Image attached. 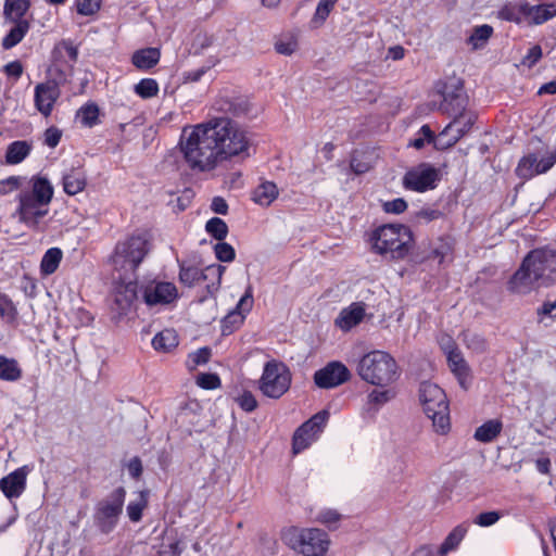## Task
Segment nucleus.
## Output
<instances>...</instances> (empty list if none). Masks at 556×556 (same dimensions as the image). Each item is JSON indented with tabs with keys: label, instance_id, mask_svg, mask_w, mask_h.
Segmentation results:
<instances>
[{
	"label": "nucleus",
	"instance_id": "423d86ee",
	"mask_svg": "<svg viewBox=\"0 0 556 556\" xmlns=\"http://www.w3.org/2000/svg\"><path fill=\"white\" fill-rule=\"evenodd\" d=\"M280 538L289 548L303 556H325L330 546L329 535L318 528L288 527Z\"/></svg>",
	"mask_w": 556,
	"mask_h": 556
},
{
	"label": "nucleus",
	"instance_id": "412c9836",
	"mask_svg": "<svg viewBox=\"0 0 556 556\" xmlns=\"http://www.w3.org/2000/svg\"><path fill=\"white\" fill-rule=\"evenodd\" d=\"M447 362L460 387L463 389H467L471 382V374L470 368L462 353L457 349L452 348L450 351H447Z\"/></svg>",
	"mask_w": 556,
	"mask_h": 556
},
{
	"label": "nucleus",
	"instance_id": "6e6d98bb",
	"mask_svg": "<svg viewBox=\"0 0 556 556\" xmlns=\"http://www.w3.org/2000/svg\"><path fill=\"white\" fill-rule=\"evenodd\" d=\"M197 383L203 389L212 390L220 384V380L215 374H200L197 378Z\"/></svg>",
	"mask_w": 556,
	"mask_h": 556
},
{
	"label": "nucleus",
	"instance_id": "79ce46f5",
	"mask_svg": "<svg viewBox=\"0 0 556 556\" xmlns=\"http://www.w3.org/2000/svg\"><path fill=\"white\" fill-rule=\"evenodd\" d=\"M135 92L142 99L153 98L159 92V84L153 78H143L135 85Z\"/></svg>",
	"mask_w": 556,
	"mask_h": 556
},
{
	"label": "nucleus",
	"instance_id": "6ab92c4d",
	"mask_svg": "<svg viewBox=\"0 0 556 556\" xmlns=\"http://www.w3.org/2000/svg\"><path fill=\"white\" fill-rule=\"evenodd\" d=\"M30 468L22 466L0 480V489L7 498L13 500L20 497L26 489L27 476Z\"/></svg>",
	"mask_w": 556,
	"mask_h": 556
},
{
	"label": "nucleus",
	"instance_id": "338daca9",
	"mask_svg": "<svg viewBox=\"0 0 556 556\" xmlns=\"http://www.w3.org/2000/svg\"><path fill=\"white\" fill-rule=\"evenodd\" d=\"M340 515L336 510L327 509L320 511L318 515V521L325 525H332L339 521Z\"/></svg>",
	"mask_w": 556,
	"mask_h": 556
},
{
	"label": "nucleus",
	"instance_id": "0e129e2a",
	"mask_svg": "<svg viewBox=\"0 0 556 556\" xmlns=\"http://www.w3.org/2000/svg\"><path fill=\"white\" fill-rule=\"evenodd\" d=\"M4 73L10 76L14 77L15 79H18L23 74V65L20 61H12L4 65Z\"/></svg>",
	"mask_w": 556,
	"mask_h": 556
},
{
	"label": "nucleus",
	"instance_id": "c03bdc74",
	"mask_svg": "<svg viewBox=\"0 0 556 556\" xmlns=\"http://www.w3.org/2000/svg\"><path fill=\"white\" fill-rule=\"evenodd\" d=\"M493 28L490 25L477 26L469 37V42L475 47L479 48L484 45L488 39L492 36Z\"/></svg>",
	"mask_w": 556,
	"mask_h": 556
},
{
	"label": "nucleus",
	"instance_id": "f3484780",
	"mask_svg": "<svg viewBox=\"0 0 556 556\" xmlns=\"http://www.w3.org/2000/svg\"><path fill=\"white\" fill-rule=\"evenodd\" d=\"M140 299L139 283L128 281L116 287L111 308L117 316L127 315L136 301Z\"/></svg>",
	"mask_w": 556,
	"mask_h": 556
},
{
	"label": "nucleus",
	"instance_id": "2eb2a0df",
	"mask_svg": "<svg viewBox=\"0 0 556 556\" xmlns=\"http://www.w3.org/2000/svg\"><path fill=\"white\" fill-rule=\"evenodd\" d=\"M350 377L351 372L348 367L334 361L314 374V382L318 388L332 389L346 382Z\"/></svg>",
	"mask_w": 556,
	"mask_h": 556
},
{
	"label": "nucleus",
	"instance_id": "680f3d73",
	"mask_svg": "<svg viewBox=\"0 0 556 556\" xmlns=\"http://www.w3.org/2000/svg\"><path fill=\"white\" fill-rule=\"evenodd\" d=\"M556 163V150L549 152L547 155L543 156L541 160L538 159V165L540 174H544L548 172Z\"/></svg>",
	"mask_w": 556,
	"mask_h": 556
},
{
	"label": "nucleus",
	"instance_id": "f8f14e48",
	"mask_svg": "<svg viewBox=\"0 0 556 556\" xmlns=\"http://www.w3.org/2000/svg\"><path fill=\"white\" fill-rule=\"evenodd\" d=\"M329 418L327 410H321L302 424L294 432L292 438V451L299 454L315 442L323 432Z\"/></svg>",
	"mask_w": 556,
	"mask_h": 556
},
{
	"label": "nucleus",
	"instance_id": "bb28decb",
	"mask_svg": "<svg viewBox=\"0 0 556 556\" xmlns=\"http://www.w3.org/2000/svg\"><path fill=\"white\" fill-rule=\"evenodd\" d=\"M503 430V422L500 419H490L479 426L473 438L482 443H490L495 440Z\"/></svg>",
	"mask_w": 556,
	"mask_h": 556
},
{
	"label": "nucleus",
	"instance_id": "20e7f679",
	"mask_svg": "<svg viewBox=\"0 0 556 556\" xmlns=\"http://www.w3.org/2000/svg\"><path fill=\"white\" fill-rule=\"evenodd\" d=\"M356 371L363 381L380 388L393 384L401 375L395 358L381 350L364 354L357 362Z\"/></svg>",
	"mask_w": 556,
	"mask_h": 556
},
{
	"label": "nucleus",
	"instance_id": "4468645a",
	"mask_svg": "<svg viewBox=\"0 0 556 556\" xmlns=\"http://www.w3.org/2000/svg\"><path fill=\"white\" fill-rule=\"evenodd\" d=\"M439 180V170L429 163H420L409 168L402 179L404 189L425 192L432 190Z\"/></svg>",
	"mask_w": 556,
	"mask_h": 556
},
{
	"label": "nucleus",
	"instance_id": "c85d7f7f",
	"mask_svg": "<svg viewBox=\"0 0 556 556\" xmlns=\"http://www.w3.org/2000/svg\"><path fill=\"white\" fill-rule=\"evenodd\" d=\"M277 195V186L271 181H265L254 189L252 199L255 203L262 206H268Z\"/></svg>",
	"mask_w": 556,
	"mask_h": 556
},
{
	"label": "nucleus",
	"instance_id": "a211bd4d",
	"mask_svg": "<svg viewBox=\"0 0 556 556\" xmlns=\"http://www.w3.org/2000/svg\"><path fill=\"white\" fill-rule=\"evenodd\" d=\"M253 306V292L252 287L249 286L244 294L240 298L236 307L225 316L222 321V328L224 334H229L235 328L239 327L245 315L252 309Z\"/></svg>",
	"mask_w": 556,
	"mask_h": 556
},
{
	"label": "nucleus",
	"instance_id": "9b49d317",
	"mask_svg": "<svg viewBox=\"0 0 556 556\" xmlns=\"http://www.w3.org/2000/svg\"><path fill=\"white\" fill-rule=\"evenodd\" d=\"M126 497V490L118 486L106 497L99 501L94 508L93 520L102 533L112 532L117 526Z\"/></svg>",
	"mask_w": 556,
	"mask_h": 556
},
{
	"label": "nucleus",
	"instance_id": "49530a36",
	"mask_svg": "<svg viewBox=\"0 0 556 556\" xmlns=\"http://www.w3.org/2000/svg\"><path fill=\"white\" fill-rule=\"evenodd\" d=\"M214 253L219 262H231L236 256L232 245L223 241L214 245Z\"/></svg>",
	"mask_w": 556,
	"mask_h": 556
},
{
	"label": "nucleus",
	"instance_id": "774afa93",
	"mask_svg": "<svg viewBox=\"0 0 556 556\" xmlns=\"http://www.w3.org/2000/svg\"><path fill=\"white\" fill-rule=\"evenodd\" d=\"M127 469H128L129 475L134 479H138L142 475V470H143L142 463H141L140 458L139 457L131 458L127 465Z\"/></svg>",
	"mask_w": 556,
	"mask_h": 556
},
{
	"label": "nucleus",
	"instance_id": "4c0bfd02",
	"mask_svg": "<svg viewBox=\"0 0 556 556\" xmlns=\"http://www.w3.org/2000/svg\"><path fill=\"white\" fill-rule=\"evenodd\" d=\"M99 106L96 103L90 102L78 110L77 118L81 125L91 128L99 124Z\"/></svg>",
	"mask_w": 556,
	"mask_h": 556
},
{
	"label": "nucleus",
	"instance_id": "4d7b16f0",
	"mask_svg": "<svg viewBox=\"0 0 556 556\" xmlns=\"http://www.w3.org/2000/svg\"><path fill=\"white\" fill-rule=\"evenodd\" d=\"M500 518L501 515L497 511H484L476 517L475 523L480 527H490L496 523Z\"/></svg>",
	"mask_w": 556,
	"mask_h": 556
},
{
	"label": "nucleus",
	"instance_id": "6e6552de",
	"mask_svg": "<svg viewBox=\"0 0 556 556\" xmlns=\"http://www.w3.org/2000/svg\"><path fill=\"white\" fill-rule=\"evenodd\" d=\"M151 244L144 233H137L116 243L111 262L115 270L135 273L150 252Z\"/></svg>",
	"mask_w": 556,
	"mask_h": 556
},
{
	"label": "nucleus",
	"instance_id": "cd10ccee",
	"mask_svg": "<svg viewBox=\"0 0 556 556\" xmlns=\"http://www.w3.org/2000/svg\"><path fill=\"white\" fill-rule=\"evenodd\" d=\"M31 144L25 140L10 143L5 152V162L10 165L22 163L30 153Z\"/></svg>",
	"mask_w": 556,
	"mask_h": 556
},
{
	"label": "nucleus",
	"instance_id": "bf43d9fd",
	"mask_svg": "<svg viewBox=\"0 0 556 556\" xmlns=\"http://www.w3.org/2000/svg\"><path fill=\"white\" fill-rule=\"evenodd\" d=\"M383 208L387 213L401 214L407 208V203L404 199L397 198L386 202Z\"/></svg>",
	"mask_w": 556,
	"mask_h": 556
},
{
	"label": "nucleus",
	"instance_id": "58836bf2",
	"mask_svg": "<svg viewBox=\"0 0 556 556\" xmlns=\"http://www.w3.org/2000/svg\"><path fill=\"white\" fill-rule=\"evenodd\" d=\"M453 245L450 239L440 238L431 252L428 254L427 260H437L438 264L444 263L445 258L452 254Z\"/></svg>",
	"mask_w": 556,
	"mask_h": 556
},
{
	"label": "nucleus",
	"instance_id": "7c9ffc66",
	"mask_svg": "<svg viewBox=\"0 0 556 556\" xmlns=\"http://www.w3.org/2000/svg\"><path fill=\"white\" fill-rule=\"evenodd\" d=\"M149 491L143 490L137 493V497L130 501L126 507L128 518L132 522H139L142 519V513L148 506Z\"/></svg>",
	"mask_w": 556,
	"mask_h": 556
},
{
	"label": "nucleus",
	"instance_id": "8fccbe9b",
	"mask_svg": "<svg viewBox=\"0 0 556 556\" xmlns=\"http://www.w3.org/2000/svg\"><path fill=\"white\" fill-rule=\"evenodd\" d=\"M338 0H320L317 4L314 21L324 23Z\"/></svg>",
	"mask_w": 556,
	"mask_h": 556
},
{
	"label": "nucleus",
	"instance_id": "864d4df0",
	"mask_svg": "<svg viewBox=\"0 0 556 556\" xmlns=\"http://www.w3.org/2000/svg\"><path fill=\"white\" fill-rule=\"evenodd\" d=\"M77 12L81 15H92L100 9L99 0H76Z\"/></svg>",
	"mask_w": 556,
	"mask_h": 556
},
{
	"label": "nucleus",
	"instance_id": "ddd939ff",
	"mask_svg": "<svg viewBox=\"0 0 556 556\" xmlns=\"http://www.w3.org/2000/svg\"><path fill=\"white\" fill-rule=\"evenodd\" d=\"M139 293L149 307L170 304L178 298L176 286L167 281L150 280L139 285Z\"/></svg>",
	"mask_w": 556,
	"mask_h": 556
},
{
	"label": "nucleus",
	"instance_id": "1a4fd4ad",
	"mask_svg": "<svg viewBox=\"0 0 556 556\" xmlns=\"http://www.w3.org/2000/svg\"><path fill=\"white\" fill-rule=\"evenodd\" d=\"M30 7V0H4L3 18L12 25L1 41L4 50L17 46L30 30V20L26 17Z\"/></svg>",
	"mask_w": 556,
	"mask_h": 556
},
{
	"label": "nucleus",
	"instance_id": "69168bd1",
	"mask_svg": "<svg viewBox=\"0 0 556 556\" xmlns=\"http://www.w3.org/2000/svg\"><path fill=\"white\" fill-rule=\"evenodd\" d=\"M211 210L216 214L226 215L228 213V204L224 198L214 197L211 203Z\"/></svg>",
	"mask_w": 556,
	"mask_h": 556
},
{
	"label": "nucleus",
	"instance_id": "72a5a7b5",
	"mask_svg": "<svg viewBox=\"0 0 556 556\" xmlns=\"http://www.w3.org/2000/svg\"><path fill=\"white\" fill-rule=\"evenodd\" d=\"M63 257V252L60 248H50L46 251L41 258L40 271L48 276L55 273Z\"/></svg>",
	"mask_w": 556,
	"mask_h": 556
},
{
	"label": "nucleus",
	"instance_id": "e2e57ef3",
	"mask_svg": "<svg viewBox=\"0 0 556 556\" xmlns=\"http://www.w3.org/2000/svg\"><path fill=\"white\" fill-rule=\"evenodd\" d=\"M160 556H179L181 548L179 547L178 541H173L161 546L159 552Z\"/></svg>",
	"mask_w": 556,
	"mask_h": 556
},
{
	"label": "nucleus",
	"instance_id": "09e8293b",
	"mask_svg": "<svg viewBox=\"0 0 556 556\" xmlns=\"http://www.w3.org/2000/svg\"><path fill=\"white\" fill-rule=\"evenodd\" d=\"M434 135L429 125H424L419 129L417 137L410 142V146L416 149H422L426 142H433Z\"/></svg>",
	"mask_w": 556,
	"mask_h": 556
},
{
	"label": "nucleus",
	"instance_id": "052dcab7",
	"mask_svg": "<svg viewBox=\"0 0 556 556\" xmlns=\"http://www.w3.org/2000/svg\"><path fill=\"white\" fill-rule=\"evenodd\" d=\"M542 56V49L540 46H533L529 49L528 53L522 59V64L532 67Z\"/></svg>",
	"mask_w": 556,
	"mask_h": 556
},
{
	"label": "nucleus",
	"instance_id": "a18cd8bd",
	"mask_svg": "<svg viewBox=\"0 0 556 556\" xmlns=\"http://www.w3.org/2000/svg\"><path fill=\"white\" fill-rule=\"evenodd\" d=\"M476 114L471 112L454 117V119H462V123L454 129V131L456 132V140L463 138L470 130V128L476 122Z\"/></svg>",
	"mask_w": 556,
	"mask_h": 556
},
{
	"label": "nucleus",
	"instance_id": "de8ad7c7",
	"mask_svg": "<svg viewBox=\"0 0 556 556\" xmlns=\"http://www.w3.org/2000/svg\"><path fill=\"white\" fill-rule=\"evenodd\" d=\"M17 315L16 308L5 294L0 293V318L13 320Z\"/></svg>",
	"mask_w": 556,
	"mask_h": 556
},
{
	"label": "nucleus",
	"instance_id": "f704fd0d",
	"mask_svg": "<svg viewBox=\"0 0 556 556\" xmlns=\"http://www.w3.org/2000/svg\"><path fill=\"white\" fill-rule=\"evenodd\" d=\"M22 368L14 358L0 355V379L14 382L21 379Z\"/></svg>",
	"mask_w": 556,
	"mask_h": 556
},
{
	"label": "nucleus",
	"instance_id": "603ef678",
	"mask_svg": "<svg viewBox=\"0 0 556 556\" xmlns=\"http://www.w3.org/2000/svg\"><path fill=\"white\" fill-rule=\"evenodd\" d=\"M237 402L239 406L248 413L253 412L257 407V401L255 396L250 391H244L237 397Z\"/></svg>",
	"mask_w": 556,
	"mask_h": 556
},
{
	"label": "nucleus",
	"instance_id": "13d9d810",
	"mask_svg": "<svg viewBox=\"0 0 556 556\" xmlns=\"http://www.w3.org/2000/svg\"><path fill=\"white\" fill-rule=\"evenodd\" d=\"M61 137L62 131L58 127L51 126L45 131V144L49 148H55L59 144Z\"/></svg>",
	"mask_w": 556,
	"mask_h": 556
},
{
	"label": "nucleus",
	"instance_id": "3c124183",
	"mask_svg": "<svg viewBox=\"0 0 556 556\" xmlns=\"http://www.w3.org/2000/svg\"><path fill=\"white\" fill-rule=\"evenodd\" d=\"M26 178L21 176H10L5 179L0 180V194H8L22 187L23 181Z\"/></svg>",
	"mask_w": 556,
	"mask_h": 556
},
{
	"label": "nucleus",
	"instance_id": "aec40b11",
	"mask_svg": "<svg viewBox=\"0 0 556 556\" xmlns=\"http://www.w3.org/2000/svg\"><path fill=\"white\" fill-rule=\"evenodd\" d=\"M442 96L441 110L443 112L454 115V117L465 114L468 98L462 87H455L451 91L446 89Z\"/></svg>",
	"mask_w": 556,
	"mask_h": 556
},
{
	"label": "nucleus",
	"instance_id": "393cba45",
	"mask_svg": "<svg viewBox=\"0 0 556 556\" xmlns=\"http://www.w3.org/2000/svg\"><path fill=\"white\" fill-rule=\"evenodd\" d=\"M161 58V52L157 48H144L136 51L132 54V64L142 71H148L155 66Z\"/></svg>",
	"mask_w": 556,
	"mask_h": 556
},
{
	"label": "nucleus",
	"instance_id": "a878e982",
	"mask_svg": "<svg viewBox=\"0 0 556 556\" xmlns=\"http://www.w3.org/2000/svg\"><path fill=\"white\" fill-rule=\"evenodd\" d=\"M225 267L219 264H213L201 269V281H208L206 290L210 295H214L220 288L222 276L225 271Z\"/></svg>",
	"mask_w": 556,
	"mask_h": 556
},
{
	"label": "nucleus",
	"instance_id": "39448f33",
	"mask_svg": "<svg viewBox=\"0 0 556 556\" xmlns=\"http://www.w3.org/2000/svg\"><path fill=\"white\" fill-rule=\"evenodd\" d=\"M371 250L391 260H403L413 245L410 229L402 224H387L376 228L369 238Z\"/></svg>",
	"mask_w": 556,
	"mask_h": 556
},
{
	"label": "nucleus",
	"instance_id": "e433bc0d",
	"mask_svg": "<svg viewBox=\"0 0 556 556\" xmlns=\"http://www.w3.org/2000/svg\"><path fill=\"white\" fill-rule=\"evenodd\" d=\"M394 394L390 390L374 389L367 395V410L377 413L381 406L388 403Z\"/></svg>",
	"mask_w": 556,
	"mask_h": 556
},
{
	"label": "nucleus",
	"instance_id": "5701e85b",
	"mask_svg": "<svg viewBox=\"0 0 556 556\" xmlns=\"http://www.w3.org/2000/svg\"><path fill=\"white\" fill-rule=\"evenodd\" d=\"M63 190L68 195L81 192L87 185V176L81 168L66 169L62 175Z\"/></svg>",
	"mask_w": 556,
	"mask_h": 556
},
{
	"label": "nucleus",
	"instance_id": "37998d69",
	"mask_svg": "<svg viewBox=\"0 0 556 556\" xmlns=\"http://www.w3.org/2000/svg\"><path fill=\"white\" fill-rule=\"evenodd\" d=\"M202 271L200 268L194 266L185 267L181 266L179 270V280L187 287H192L201 281Z\"/></svg>",
	"mask_w": 556,
	"mask_h": 556
},
{
	"label": "nucleus",
	"instance_id": "7ed1b4c3",
	"mask_svg": "<svg viewBox=\"0 0 556 556\" xmlns=\"http://www.w3.org/2000/svg\"><path fill=\"white\" fill-rule=\"evenodd\" d=\"M52 198L53 186L50 180L43 176H33L28 181V188H23L17 195L16 214L20 222L28 227H37L48 214Z\"/></svg>",
	"mask_w": 556,
	"mask_h": 556
},
{
	"label": "nucleus",
	"instance_id": "0eeeda50",
	"mask_svg": "<svg viewBox=\"0 0 556 556\" xmlns=\"http://www.w3.org/2000/svg\"><path fill=\"white\" fill-rule=\"evenodd\" d=\"M419 400L435 431L446 433L450 429V408L444 391L435 383L424 381L419 387Z\"/></svg>",
	"mask_w": 556,
	"mask_h": 556
},
{
	"label": "nucleus",
	"instance_id": "5fc2aeb1",
	"mask_svg": "<svg viewBox=\"0 0 556 556\" xmlns=\"http://www.w3.org/2000/svg\"><path fill=\"white\" fill-rule=\"evenodd\" d=\"M465 342L470 350L477 353H482L486 350V341L480 334H467L465 337Z\"/></svg>",
	"mask_w": 556,
	"mask_h": 556
},
{
	"label": "nucleus",
	"instance_id": "ea45409f",
	"mask_svg": "<svg viewBox=\"0 0 556 556\" xmlns=\"http://www.w3.org/2000/svg\"><path fill=\"white\" fill-rule=\"evenodd\" d=\"M205 230L218 241H223L228 235V226L219 217H212L208 219L205 225Z\"/></svg>",
	"mask_w": 556,
	"mask_h": 556
},
{
	"label": "nucleus",
	"instance_id": "dca6fc26",
	"mask_svg": "<svg viewBox=\"0 0 556 556\" xmlns=\"http://www.w3.org/2000/svg\"><path fill=\"white\" fill-rule=\"evenodd\" d=\"M60 96L61 90L56 81L47 80L39 83L34 89L35 108L42 116L49 117Z\"/></svg>",
	"mask_w": 556,
	"mask_h": 556
},
{
	"label": "nucleus",
	"instance_id": "f257e3e1",
	"mask_svg": "<svg viewBox=\"0 0 556 556\" xmlns=\"http://www.w3.org/2000/svg\"><path fill=\"white\" fill-rule=\"evenodd\" d=\"M249 147L247 131L228 117L185 127L179 140L186 164L199 173L212 172L235 156L249 155Z\"/></svg>",
	"mask_w": 556,
	"mask_h": 556
},
{
	"label": "nucleus",
	"instance_id": "2f4dec72",
	"mask_svg": "<svg viewBox=\"0 0 556 556\" xmlns=\"http://www.w3.org/2000/svg\"><path fill=\"white\" fill-rule=\"evenodd\" d=\"M178 345V337L172 329H164L152 339V346L160 352H170Z\"/></svg>",
	"mask_w": 556,
	"mask_h": 556
},
{
	"label": "nucleus",
	"instance_id": "4be33fe9",
	"mask_svg": "<svg viewBox=\"0 0 556 556\" xmlns=\"http://www.w3.org/2000/svg\"><path fill=\"white\" fill-rule=\"evenodd\" d=\"M365 316V307L363 303H353L349 307L343 308L336 318L334 324L343 331H349L357 326Z\"/></svg>",
	"mask_w": 556,
	"mask_h": 556
},
{
	"label": "nucleus",
	"instance_id": "473e14b6",
	"mask_svg": "<svg viewBox=\"0 0 556 556\" xmlns=\"http://www.w3.org/2000/svg\"><path fill=\"white\" fill-rule=\"evenodd\" d=\"M468 531V527L465 525L456 526L450 534L445 538L444 542L441 544L439 554L441 556H445L448 552L454 551L458 547L463 539L465 538Z\"/></svg>",
	"mask_w": 556,
	"mask_h": 556
},
{
	"label": "nucleus",
	"instance_id": "b1692460",
	"mask_svg": "<svg viewBox=\"0 0 556 556\" xmlns=\"http://www.w3.org/2000/svg\"><path fill=\"white\" fill-rule=\"evenodd\" d=\"M520 12L530 18L534 24H542L556 15V3L530 5L522 3Z\"/></svg>",
	"mask_w": 556,
	"mask_h": 556
},
{
	"label": "nucleus",
	"instance_id": "c9c22d12",
	"mask_svg": "<svg viewBox=\"0 0 556 556\" xmlns=\"http://www.w3.org/2000/svg\"><path fill=\"white\" fill-rule=\"evenodd\" d=\"M538 165V156L535 154H528L523 156L516 168V174L518 177L523 179H530L536 175H540V170Z\"/></svg>",
	"mask_w": 556,
	"mask_h": 556
},
{
	"label": "nucleus",
	"instance_id": "f03ea898",
	"mask_svg": "<svg viewBox=\"0 0 556 556\" xmlns=\"http://www.w3.org/2000/svg\"><path fill=\"white\" fill-rule=\"evenodd\" d=\"M556 283V250L538 248L530 251L510 277L507 288L517 294H528L541 287Z\"/></svg>",
	"mask_w": 556,
	"mask_h": 556
},
{
	"label": "nucleus",
	"instance_id": "a19ab883",
	"mask_svg": "<svg viewBox=\"0 0 556 556\" xmlns=\"http://www.w3.org/2000/svg\"><path fill=\"white\" fill-rule=\"evenodd\" d=\"M212 355L210 348H200L197 351L190 353L186 361V366L189 370H195L198 366L206 364Z\"/></svg>",
	"mask_w": 556,
	"mask_h": 556
},
{
	"label": "nucleus",
	"instance_id": "9d476101",
	"mask_svg": "<svg viewBox=\"0 0 556 556\" xmlns=\"http://www.w3.org/2000/svg\"><path fill=\"white\" fill-rule=\"evenodd\" d=\"M292 374L282 362L271 359L264 365L258 390L269 399H280L290 389Z\"/></svg>",
	"mask_w": 556,
	"mask_h": 556
},
{
	"label": "nucleus",
	"instance_id": "c756f323",
	"mask_svg": "<svg viewBox=\"0 0 556 556\" xmlns=\"http://www.w3.org/2000/svg\"><path fill=\"white\" fill-rule=\"evenodd\" d=\"M462 123V119H453L439 135L434 137L433 146L437 150H446L458 142L456 140L455 127Z\"/></svg>",
	"mask_w": 556,
	"mask_h": 556
}]
</instances>
